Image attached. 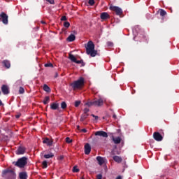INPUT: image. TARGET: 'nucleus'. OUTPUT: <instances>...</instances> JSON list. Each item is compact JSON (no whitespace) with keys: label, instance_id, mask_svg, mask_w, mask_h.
<instances>
[{"label":"nucleus","instance_id":"1a4fd4ad","mask_svg":"<svg viewBox=\"0 0 179 179\" xmlns=\"http://www.w3.org/2000/svg\"><path fill=\"white\" fill-rule=\"evenodd\" d=\"M104 104V101L103 99L99 98V99L94 100V106L95 107H101Z\"/></svg>","mask_w":179,"mask_h":179},{"label":"nucleus","instance_id":"393cba45","mask_svg":"<svg viewBox=\"0 0 179 179\" xmlns=\"http://www.w3.org/2000/svg\"><path fill=\"white\" fill-rule=\"evenodd\" d=\"M43 157H44L45 159H52V157H54V154H52V153L47 154V155H45L43 156Z\"/></svg>","mask_w":179,"mask_h":179},{"label":"nucleus","instance_id":"f8f14e48","mask_svg":"<svg viewBox=\"0 0 179 179\" xmlns=\"http://www.w3.org/2000/svg\"><path fill=\"white\" fill-rule=\"evenodd\" d=\"M96 161L98 162L99 166H103V164L106 163V158H103V157L101 156H98L96 157Z\"/></svg>","mask_w":179,"mask_h":179},{"label":"nucleus","instance_id":"4468645a","mask_svg":"<svg viewBox=\"0 0 179 179\" xmlns=\"http://www.w3.org/2000/svg\"><path fill=\"white\" fill-rule=\"evenodd\" d=\"M100 17L102 20H106L107 19H110V15L108 14V13H101Z\"/></svg>","mask_w":179,"mask_h":179},{"label":"nucleus","instance_id":"ddd939ff","mask_svg":"<svg viewBox=\"0 0 179 179\" xmlns=\"http://www.w3.org/2000/svg\"><path fill=\"white\" fill-rule=\"evenodd\" d=\"M90 152H92V147L90 146V144L86 143L85 145V153L86 155H90Z\"/></svg>","mask_w":179,"mask_h":179},{"label":"nucleus","instance_id":"7ed1b4c3","mask_svg":"<svg viewBox=\"0 0 179 179\" xmlns=\"http://www.w3.org/2000/svg\"><path fill=\"white\" fill-rule=\"evenodd\" d=\"M2 175L5 179H16V173L12 169H6L3 171Z\"/></svg>","mask_w":179,"mask_h":179},{"label":"nucleus","instance_id":"37998d69","mask_svg":"<svg viewBox=\"0 0 179 179\" xmlns=\"http://www.w3.org/2000/svg\"><path fill=\"white\" fill-rule=\"evenodd\" d=\"M91 115H92V117H93L94 118H95V120H99V116H96V115H94V114H92Z\"/></svg>","mask_w":179,"mask_h":179},{"label":"nucleus","instance_id":"a878e982","mask_svg":"<svg viewBox=\"0 0 179 179\" xmlns=\"http://www.w3.org/2000/svg\"><path fill=\"white\" fill-rule=\"evenodd\" d=\"M43 104L47 105L48 103H50V96H45L44 98V100L43 101Z\"/></svg>","mask_w":179,"mask_h":179},{"label":"nucleus","instance_id":"cd10ccee","mask_svg":"<svg viewBox=\"0 0 179 179\" xmlns=\"http://www.w3.org/2000/svg\"><path fill=\"white\" fill-rule=\"evenodd\" d=\"M66 107H68V106L66 105V102L63 101L61 103V108H62V110H65Z\"/></svg>","mask_w":179,"mask_h":179},{"label":"nucleus","instance_id":"5701e85b","mask_svg":"<svg viewBox=\"0 0 179 179\" xmlns=\"http://www.w3.org/2000/svg\"><path fill=\"white\" fill-rule=\"evenodd\" d=\"M43 90L45 92H47V93H50V92H51V88H50V87H48V85H47V84H45L43 85Z\"/></svg>","mask_w":179,"mask_h":179},{"label":"nucleus","instance_id":"b1692460","mask_svg":"<svg viewBox=\"0 0 179 179\" xmlns=\"http://www.w3.org/2000/svg\"><path fill=\"white\" fill-rule=\"evenodd\" d=\"M69 59L72 62H76L77 59L76 57H74L73 55L72 54H69Z\"/></svg>","mask_w":179,"mask_h":179},{"label":"nucleus","instance_id":"39448f33","mask_svg":"<svg viewBox=\"0 0 179 179\" xmlns=\"http://www.w3.org/2000/svg\"><path fill=\"white\" fill-rule=\"evenodd\" d=\"M109 8L110 10L115 12V13L117 16L122 15V9H121V8H120L118 6L110 5Z\"/></svg>","mask_w":179,"mask_h":179},{"label":"nucleus","instance_id":"4c0bfd02","mask_svg":"<svg viewBox=\"0 0 179 179\" xmlns=\"http://www.w3.org/2000/svg\"><path fill=\"white\" fill-rule=\"evenodd\" d=\"M75 64H83V66H85V64H83V60H76V63Z\"/></svg>","mask_w":179,"mask_h":179},{"label":"nucleus","instance_id":"473e14b6","mask_svg":"<svg viewBox=\"0 0 179 179\" xmlns=\"http://www.w3.org/2000/svg\"><path fill=\"white\" fill-rule=\"evenodd\" d=\"M64 27L68 29V27H69V26H71V24L69 23V22H64Z\"/></svg>","mask_w":179,"mask_h":179},{"label":"nucleus","instance_id":"423d86ee","mask_svg":"<svg viewBox=\"0 0 179 179\" xmlns=\"http://www.w3.org/2000/svg\"><path fill=\"white\" fill-rule=\"evenodd\" d=\"M8 16L6 13L1 12L0 13V22H2L3 24H8Z\"/></svg>","mask_w":179,"mask_h":179},{"label":"nucleus","instance_id":"79ce46f5","mask_svg":"<svg viewBox=\"0 0 179 179\" xmlns=\"http://www.w3.org/2000/svg\"><path fill=\"white\" fill-rule=\"evenodd\" d=\"M61 20H62V21H66V20H67L66 16H65V15L62 16V18H61Z\"/></svg>","mask_w":179,"mask_h":179},{"label":"nucleus","instance_id":"6e6d98bb","mask_svg":"<svg viewBox=\"0 0 179 179\" xmlns=\"http://www.w3.org/2000/svg\"><path fill=\"white\" fill-rule=\"evenodd\" d=\"M0 96H1V91H0Z\"/></svg>","mask_w":179,"mask_h":179},{"label":"nucleus","instance_id":"e433bc0d","mask_svg":"<svg viewBox=\"0 0 179 179\" xmlns=\"http://www.w3.org/2000/svg\"><path fill=\"white\" fill-rule=\"evenodd\" d=\"M94 0H89L88 3L90 5V6H93L94 5Z\"/></svg>","mask_w":179,"mask_h":179},{"label":"nucleus","instance_id":"c85d7f7f","mask_svg":"<svg viewBox=\"0 0 179 179\" xmlns=\"http://www.w3.org/2000/svg\"><path fill=\"white\" fill-rule=\"evenodd\" d=\"M159 13H160V16H166L167 15V13L166 12V10L161 9L159 10Z\"/></svg>","mask_w":179,"mask_h":179},{"label":"nucleus","instance_id":"603ef678","mask_svg":"<svg viewBox=\"0 0 179 179\" xmlns=\"http://www.w3.org/2000/svg\"><path fill=\"white\" fill-rule=\"evenodd\" d=\"M55 78H58V73H55Z\"/></svg>","mask_w":179,"mask_h":179},{"label":"nucleus","instance_id":"9d476101","mask_svg":"<svg viewBox=\"0 0 179 179\" xmlns=\"http://www.w3.org/2000/svg\"><path fill=\"white\" fill-rule=\"evenodd\" d=\"M1 92L3 94H9L10 93L9 87L6 85H3L1 86Z\"/></svg>","mask_w":179,"mask_h":179},{"label":"nucleus","instance_id":"6e6552de","mask_svg":"<svg viewBox=\"0 0 179 179\" xmlns=\"http://www.w3.org/2000/svg\"><path fill=\"white\" fill-rule=\"evenodd\" d=\"M153 138L157 142H162V141H163V136L159 132H154Z\"/></svg>","mask_w":179,"mask_h":179},{"label":"nucleus","instance_id":"7c9ffc66","mask_svg":"<svg viewBox=\"0 0 179 179\" xmlns=\"http://www.w3.org/2000/svg\"><path fill=\"white\" fill-rule=\"evenodd\" d=\"M42 166H43V169H47V167H48L47 161H43L42 162Z\"/></svg>","mask_w":179,"mask_h":179},{"label":"nucleus","instance_id":"a18cd8bd","mask_svg":"<svg viewBox=\"0 0 179 179\" xmlns=\"http://www.w3.org/2000/svg\"><path fill=\"white\" fill-rule=\"evenodd\" d=\"M82 131L86 133V132H87V130L86 129H83Z\"/></svg>","mask_w":179,"mask_h":179},{"label":"nucleus","instance_id":"de8ad7c7","mask_svg":"<svg viewBox=\"0 0 179 179\" xmlns=\"http://www.w3.org/2000/svg\"><path fill=\"white\" fill-rule=\"evenodd\" d=\"M80 179H85V175H82V173H81Z\"/></svg>","mask_w":179,"mask_h":179},{"label":"nucleus","instance_id":"a19ab883","mask_svg":"<svg viewBox=\"0 0 179 179\" xmlns=\"http://www.w3.org/2000/svg\"><path fill=\"white\" fill-rule=\"evenodd\" d=\"M45 1H47V2H49L51 5H54V3H55L54 0H45Z\"/></svg>","mask_w":179,"mask_h":179},{"label":"nucleus","instance_id":"f03ea898","mask_svg":"<svg viewBox=\"0 0 179 179\" xmlns=\"http://www.w3.org/2000/svg\"><path fill=\"white\" fill-rule=\"evenodd\" d=\"M73 90H76L78 89H82L85 86V78L80 77L78 80L73 82L71 84Z\"/></svg>","mask_w":179,"mask_h":179},{"label":"nucleus","instance_id":"f3484780","mask_svg":"<svg viewBox=\"0 0 179 179\" xmlns=\"http://www.w3.org/2000/svg\"><path fill=\"white\" fill-rule=\"evenodd\" d=\"M54 141L52 140H50L48 138H46L43 140V143H46L48 146H52V143Z\"/></svg>","mask_w":179,"mask_h":179},{"label":"nucleus","instance_id":"ea45409f","mask_svg":"<svg viewBox=\"0 0 179 179\" xmlns=\"http://www.w3.org/2000/svg\"><path fill=\"white\" fill-rule=\"evenodd\" d=\"M89 108H85V109H84V113H83V114H89L88 113H89Z\"/></svg>","mask_w":179,"mask_h":179},{"label":"nucleus","instance_id":"72a5a7b5","mask_svg":"<svg viewBox=\"0 0 179 179\" xmlns=\"http://www.w3.org/2000/svg\"><path fill=\"white\" fill-rule=\"evenodd\" d=\"M23 93H24V88L20 87L19 89V94H23Z\"/></svg>","mask_w":179,"mask_h":179},{"label":"nucleus","instance_id":"dca6fc26","mask_svg":"<svg viewBox=\"0 0 179 179\" xmlns=\"http://www.w3.org/2000/svg\"><path fill=\"white\" fill-rule=\"evenodd\" d=\"M112 141L114 142L115 145H119L121 143V137H112Z\"/></svg>","mask_w":179,"mask_h":179},{"label":"nucleus","instance_id":"49530a36","mask_svg":"<svg viewBox=\"0 0 179 179\" xmlns=\"http://www.w3.org/2000/svg\"><path fill=\"white\" fill-rule=\"evenodd\" d=\"M113 118H114L115 120H116V119H117V115H116L115 114H114V115H113Z\"/></svg>","mask_w":179,"mask_h":179},{"label":"nucleus","instance_id":"c756f323","mask_svg":"<svg viewBox=\"0 0 179 179\" xmlns=\"http://www.w3.org/2000/svg\"><path fill=\"white\" fill-rule=\"evenodd\" d=\"M44 66L45 68H53L54 67V65L52 63L45 64Z\"/></svg>","mask_w":179,"mask_h":179},{"label":"nucleus","instance_id":"3c124183","mask_svg":"<svg viewBox=\"0 0 179 179\" xmlns=\"http://www.w3.org/2000/svg\"><path fill=\"white\" fill-rule=\"evenodd\" d=\"M41 23L42 24H46L45 21H41Z\"/></svg>","mask_w":179,"mask_h":179},{"label":"nucleus","instance_id":"8fccbe9b","mask_svg":"<svg viewBox=\"0 0 179 179\" xmlns=\"http://www.w3.org/2000/svg\"><path fill=\"white\" fill-rule=\"evenodd\" d=\"M1 106H3V103H2V101L0 99V107Z\"/></svg>","mask_w":179,"mask_h":179},{"label":"nucleus","instance_id":"4be33fe9","mask_svg":"<svg viewBox=\"0 0 179 179\" xmlns=\"http://www.w3.org/2000/svg\"><path fill=\"white\" fill-rule=\"evenodd\" d=\"M87 117H89V114L83 113L81 115L80 121H81V122H83V121H85V120H86V118H87Z\"/></svg>","mask_w":179,"mask_h":179},{"label":"nucleus","instance_id":"58836bf2","mask_svg":"<svg viewBox=\"0 0 179 179\" xmlns=\"http://www.w3.org/2000/svg\"><path fill=\"white\" fill-rule=\"evenodd\" d=\"M74 106L75 107H78V106H80V101H76Z\"/></svg>","mask_w":179,"mask_h":179},{"label":"nucleus","instance_id":"412c9836","mask_svg":"<svg viewBox=\"0 0 179 179\" xmlns=\"http://www.w3.org/2000/svg\"><path fill=\"white\" fill-rule=\"evenodd\" d=\"M76 38V36L73 34H71L68 38H67V41H69L70 43H72V41H75Z\"/></svg>","mask_w":179,"mask_h":179},{"label":"nucleus","instance_id":"864d4df0","mask_svg":"<svg viewBox=\"0 0 179 179\" xmlns=\"http://www.w3.org/2000/svg\"><path fill=\"white\" fill-rule=\"evenodd\" d=\"M20 115H17L16 118H20Z\"/></svg>","mask_w":179,"mask_h":179},{"label":"nucleus","instance_id":"6ab92c4d","mask_svg":"<svg viewBox=\"0 0 179 179\" xmlns=\"http://www.w3.org/2000/svg\"><path fill=\"white\" fill-rule=\"evenodd\" d=\"M113 159L116 163H121L122 162V158L120 156L115 155L113 157Z\"/></svg>","mask_w":179,"mask_h":179},{"label":"nucleus","instance_id":"2f4dec72","mask_svg":"<svg viewBox=\"0 0 179 179\" xmlns=\"http://www.w3.org/2000/svg\"><path fill=\"white\" fill-rule=\"evenodd\" d=\"M80 170L78 169L77 166H73V173H79Z\"/></svg>","mask_w":179,"mask_h":179},{"label":"nucleus","instance_id":"f704fd0d","mask_svg":"<svg viewBox=\"0 0 179 179\" xmlns=\"http://www.w3.org/2000/svg\"><path fill=\"white\" fill-rule=\"evenodd\" d=\"M106 44L108 45V47H113L114 46V43L113 42H111V41H108L106 43Z\"/></svg>","mask_w":179,"mask_h":179},{"label":"nucleus","instance_id":"c9c22d12","mask_svg":"<svg viewBox=\"0 0 179 179\" xmlns=\"http://www.w3.org/2000/svg\"><path fill=\"white\" fill-rule=\"evenodd\" d=\"M66 143H72V139H71L69 137H66Z\"/></svg>","mask_w":179,"mask_h":179},{"label":"nucleus","instance_id":"20e7f679","mask_svg":"<svg viewBox=\"0 0 179 179\" xmlns=\"http://www.w3.org/2000/svg\"><path fill=\"white\" fill-rule=\"evenodd\" d=\"M13 164H14V166H16V167L23 169L27 164V157H22L18 159L17 162H14Z\"/></svg>","mask_w":179,"mask_h":179},{"label":"nucleus","instance_id":"2eb2a0df","mask_svg":"<svg viewBox=\"0 0 179 179\" xmlns=\"http://www.w3.org/2000/svg\"><path fill=\"white\" fill-rule=\"evenodd\" d=\"M51 110H59V103H50Z\"/></svg>","mask_w":179,"mask_h":179},{"label":"nucleus","instance_id":"09e8293b","mask_svg":"<svg viewBox=\"0 0 179 179\" xmlns=\"http://www.w3.org/2000/svg\"><path fill=\"white\" fill-rule=\"evenodd\" d=\"M115 179H122V177H121V176H119Z\"/></svg>","mask_w":179,"mask_h":179},{"label":"nucleus","instance_id":"aec40b11","mask_svg":"<svg viewBox=\"0 0 179 179\" xmlns=\"http://www.w3.org/2000/svg\"><path fill=\"white\" fill-rule=\"evenodd\" d=\"M19 177H20V179H27V173L21 172L19 174Z\"/></svg>","mask_w":179,"mask_h":179},{"label":"nucleus","instance_id":"c03bdc74","mask_svg":"<svg viewBox=\"0 0 179 179\" xmlns=\"http://www.w3.org/2000/svg\"><path fill=\"white\" fill-rule=\"evenodd\" d=\"M59 160H64V157L62 155L59 156Z\"/></svg>","mask_w":179,"mask_h":179},{"label":"nucleus","instance_id":"a211bd4d","mask_svg":"<svg viewBox=\"0 0 179 179\" xmlns=\"http://www.w3.org/2000/svg\"><path fill=\"white\" fill-rule=\"evenodd\" d=\"M2 64L3 66L6 68V69H9V68H10V62L8 60H3Z\"/></svg>","mask_w":179,"mask_h":179},{"label":"nucleus","instance_id":"9b49d317","mask_svg":"<svg viewBox=\"0 0 179 179\" xmlns=\"http://www.w3.org/2000/svg\"><path fill=\"white\" fill-rule=\"evenodd\" d=\"M25 152H26V148L23 146L18 147V149L16 151L17 155H24Z\"/></svg>","mask_w":179,"mask_h":179},{"label":"nucleus","instance_id":"f257e3e1","mask_svg":"<svg viewBox=\"0 0 179 179\" xmlns=\"http://www.w3.org/2000/svg\"><path fill=\"white\" fill-rule=\"evenodd\" d=\"M85 48L87 55H90L91 57H96L97 55V50H94V43L93 41H88Z\"/></svg>","mask_w":179,"mask_h":179},{"label":"nucleus","instance_id":"5fc2aeb1","mask_svg":"<svg viewBox=\"0 0 179 179\" xmlns=\"http://www.w3.org/2000/svg\"><path fill=\"white\" fill-rule=\"evenodd\" d=\"M80 128V126H77V129H79Z\"/></svg>","mask_w":179,"mask_h":179},{"label":"nucleus","instance_id":"bb28decb","mask_svg":"<svg viewBox=\"0 0 179 179\" xmlns=\"http://www.w3.org/2000/svg\"><path fill=\"white\" fill-rule=\"evenodd\" d=\"M85 106H87L88 107H92V106H94V100L87 102L85 103Z\"/></svg>","mask_w":179,"mask_h":179},{"label":"nucleus","instance_id":"0eeeda50","mask_svg":"<svg viewBox=\"0 0 179 179\" xmlns=\"http://www.w3.org/2000/svg\"><path fill=\"white\" fill-rule=\"evenodd\" d=\"M95 136H101V138H108V134L104 131H98L94 134Z\"/></svg>","mask_w":179,"mask_h":179}]
</instances>
